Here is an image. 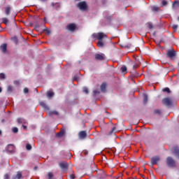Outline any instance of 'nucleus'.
I'll list each match as a JSON object with an SVG mask.
<instances>
[{
    "label": "nucleus",
    "instance_id": "8fccbe9b",
    "mask_svg": "<svg viewBox=\"0 0 179 179\" xmlns=\"http://www.w3.org/2000/svg\"><path fill=\"white\" fill-rule=\"evenodd\" d=\"M0 135H2V131L0 130Z\"/></svg>",
    "mask_w": 179,
    "mask_h": 179
},
{
    "label": "nucleus",
    "instance_id": "2eb2a0df",
    "mask_svg": "<svg viewBox=\"0 0 179 179\" xmlns=\"http://www.w3.org/2000/svg\"><path fill=\"white\" fill-rule=\"evenodd\" d=\"M177 8H179V1H174L172 6V8L177 9Z\"/></svg>",
    "mask_w": 179,
    "mask_h": 179
},
{
    "label": "nucleus",
    "instance_id": "9b49d317",
    "mask_svg": "<svg viewBox=\"0 0 179 179\" xmlns=\"http://www.w3.org/2000/svg\"><path fill=\"white\" fill-rule=\"evenodd\" d=\"M167 55L169 58H174V56L176 55V51H174V50H168Z\"/></svg>",
    "mask_w": 179,
    "mask_h": 179
},
{
    "label": "nucleus",
    "instance_id": "c756f323",
    "mask_svg": "<svg viewBox=\"0 0 179 179\" xmlns=\"http://www.w3.org/2000/svg\"><path fill=\"white\" fill-rule=\"evenodd\" d=\"M26 149L27 150H31V145L30 144H27Z\"/></svg>",
    "mask_w": 179,
    "mask_h": 179
},
{
    "label": "nucleus",
    "instance_id": "58836bf2",
    "mask_svg": "<svg viewBox=\"0 0 179 179\" xmlns=\"http://www.w3.org/2000/svg\"><path fill=\"white\" fill-rule=\"evenodd\" d=\"M4 178H5V179H9V175L8 174H6L4 176Z\"/></svg>",
    "mask_w": 179,
    "mask_h": 179
},
{
    "label": "nucleus",
    "instance_id": "6ab92c4d",
    "mask_svg": "<svg viewBox=\"0 0 179 179\" xmlns=\"http://www.w3.org/2000/svg\"><path fill=\"white\" fill-rule=\"evenodd\" d=\"M18 124H26V120L23 118H19L17 119Z\"/></svg>",
    "mask_w": 179,
    "mask_h": 179
},
{
    "label": "nucleus",
    "instance_id": "7c9ffc66",
    "mask_svg": "<svg viewBox=\"0 0 179 179\" xmlns=\"http://www.w3.org/2000/svg\"><path fill=\"white\" fill-rule=\"evenodd\" d=\"M163 92H166V93H170V89L169 87L164 88Z\"/></svg>",
    "mask_w": 179,
    "mask_h": 179
},
{
    "label": "nucleus",
    "instance_id": "37998d69",
    "mask_svg": "<svg viewBox=\"0 0 179 179\" xmlns=\"http://www.w3.org/2000/svg\"><path fill=\"white\" fill-rule=\"evenodd\" d=\"M149 29H153V25H152V24H149Z\"/></svg>",
    "mask_w": 179,
    "mask_h": 179
},
{
    "label": "nucleus",
    "instance_id": "5701e85b",
    "mask_svg": "<svg viewBox=\"0 0 179 179\" xmlns=\"http://www.w3.org/2000/svg\"><path fill=\"white\" fill-rule=\"evenodd\" d=\"M127 67L125 66H123L121 67L120 71L123 73H127Z\"/></svg>",
    "mask_w": 179,
    "mask_h": 179
},
{
    "label": "nucleus",
    "instance_id": "a211bd4d",
    "mask_svg": "<svg viewBox=\"0 0 179 179\" xmlns=\"http://www.w3.org/2000/svg\"><path fill=\"white\" fill-rule=\"evenodd\" d=\"M59 166L61 169H66V167H68V164H66V162H61Z\"/></svg>",
    "mask_w": 179,
    "mask_h": 179
},
{
    "label": "nucleus",
    "instance_id": "3c124183",
    "mask_svg": "<svg viewBox=\"0 0 179 179\" xmlns=\"http://www.w3.org/2000/svg\"><path fill=\"white\" fill-rule=\"evenodd\" d=\"M34 170H37V166H35V167H34Z\"/></svg>",
    "mask_w": 179,
    "mask_h": 179
},
{
    "label": "nucleus",
    "instance_id": "09e8293b",
    "mask_svg": "<svg viewBox=\"0 0 179 179\" xmlns=\"http://www.w3.org/2000/svg\"><path fill=\"white\" fill-rule=\"evenodd\" d=\"M2 92V88L0 87V93Z\"/></svg>",
    "mask_w": 179,
    "mask_h": 179
},
{
    "label": "nucleus",
    "instance_id": "de8ad7c7",
    "mask_svg": "<svg viewBox=\"0 0 179 179\" xmlns=\"http://www.w3.org/2000/svg\"><path fill=\"white\" fill-rule=\"evenodd\" d=\"M14 40L15 41H17V38L15 37V38H14Z\"/></svg>",
    "mask_w": 179,
    "mask_h": 179
},
{
    "label": "nucleus",
    "instance_id": "bb28decb",
    "mask_svg": "<svg viewBox=\"0 0 179 179\" xmlns=\"http://www.w3.org/2000/svg\"><path fill=\"white\" fill-rule=\"evenodd\" d=\"M12 131L14 134H17V132H19V129H17V127H13Z\"/></svg>",
    "mask_w": 179,
    "mask_h": 179
},
{
    "label": "nucleus",
    "instance_id": "e433bc0d",
    "mask_svg": "<svg viewBox=\"0 0 179 179\" xmlns=\"http://www.w3.org/2000/svg\"><path fill=\"white\" fill-rule=\"evenodd\" d=\"M155 114H159V115H160V114H161V113H160V110H155Z\"/></svg>",
    "mask_w": 179,
    "mask_h": 179
},
{
    "label": "nucleus",
    "instance_id": "20e7f679",
    "mask_svg": "<svg viewBox=\"0 0 179 179\" xmlns=\"http://www.w3.org/2000/svg\"><path fill=\"white\" fill-rule=\"evenodd\" d=\"M166 163L169 167H174L176 166V162L171 157H168L166 159Z\"/></svg>",
    "mask_w": 179,
    "mask_h": 179
},
{
    "label": "nucleus",
    "instance_id": "c85d7f7f",
    "mask_svg": "<svg viewBox=\"0 0 179 179\" xmlns=\"http://www.w3.org/2000/svg\"><path fill=\"white\" fill-rule=\"evenodd\" d=\"M9 20H8V18H3V23H5V24H8Z\"/></svg>",
    "mask_w": 179,
    "mask_h": 179
},
{
    "label": "nucleus",
    "instance_id": "6e6552de",
    "mask_svg": "<svg viewBox=\"0 0 179 179\" xmlns=\"http://www.w3.org/2000/svg\"><path fill=\"white\" fill-rule=\"evenodd\" d=\"M87 136V134L85 131H82L78 133V138L80 139H85Z\"/></svg>",
    "mask_w": 179,
    "mask_h": 179
},
{
    "label": "nucleus",
    "instance_id": "ea45409f",
    "mask_svg": "<svg viewBox=\"0 0 179 179\" xmlns=\"http://www.w3.org/2000/svg\"><path fill=\"white\" fill-rule=\"evenodd\" d=\"M47 34H50L51 31L49 29H45Z\"/></svg>",
    "mask_w": 179,
    "mask_h": 179
},
{
    "label": "nucleus",
    "instance_id": "c9c22d12",
    "mask_svg": "<svg viewBox=\"0 0 179 179\" xmlns=\"http://www.w3.org/2000/svg\"><path fill=\"white\" fill-rule=\"evenodd\" d=\"M162 5H163V6H166V5H167V1H162Z\"/></svg>",
    "mask_w": 179,
    "mask_h": 179
},
{
    "label": "nucleus",
    "instance_id": "1a4fd4ad",
    "mask_svg": "<svg viewBox=\"0 0 179 179\" xmlns=\"http://www.w3.org/2000/svg\"><path fill=\"white\" fill-rule=\"evenodd\" d=\"M159 162H160V157H153L152 158H151V163L152 164H157V163H159Z\"/></svg>",
    "mask_w": 179,
    "mask_h": 179
},
{
    "label": "nucleus",
    "instance_id": "aec40b11",
    "mask_svg": "<svg viewBox=\"0 0 179 179\" xmlns=\"http://www.w3.org/2000/svg\"><path fill=\"white\" fill-rule=\"evenodd\" d=\"M173 153L176 156H178L179 157V150L178 148H175L173 149Z\"/></svg>",
    "mask_w": 179,
    "mask_h": 179
},
{
    "label": "nucleus",
    "instance_id": "f03ea898",
    "mask_svg": "<svg viewBox=\"0 0 179 179\" xmlns=\"http://www.w3.org/2000/svg\"><path fill=\"white\" fill-rule=\"evenodd\" d=\"M162 103L164 104V106H166V107H170L173 104V101L171 99L167 97L164 99H162Z\"/></svg>",
    "mask_w": 179,
    "mask_h": 179
},
{
    "label": "nucleus",
    "instance_id": "72a5a7b5",
    "mask_svg": "<svg viewBox=\"0 0 179 179\" xmlns=\"http://www.w3.org/2000/svg\"><path fill=\"white\" fill-rule=\"evenodd\" d=\"M0 79H5V74L4 73H0Z\"/></svg>",
    "mask_w": 179,
    "mask_h": 179
},
{
    "label": "nucleus",
    "instance_id": "39448f33",
    "mask_svg": "<svg viewBox=\"0 0 179 179\" xmlns=\"http://www.w3.org/2000/svg\"><path fill=\"white\" fill-rule=\"evenodd\" d=\"M6 150L8 153H15V145L10 144L6 147Z\"/></svg>",
    "mask_w": 179,
    "mask_h": 179
},
{
    "label": "nucleus",
    "instance_id": "49530a36",
    "mask_svg": "<svg viewBox=\"0 0 179 179\" xmlns=\"http://www.w3.org/2000/svg\"><path fill=\"white\" fill-rule=\"evenodd\" d=\"M84 155H87V151H85Z\"/></svg>",
    "mask_w": 179,
    "mask_h": 179
},
{
    "label": "nucleus",
    "instance_id": "603ef678",
    "mask_svg": "<svg viewBox=\"0 0 179 179\" xmlns=\"http://www.w3.org/2000/svg\"><path fill=\"white\" fill-rule=\"evenodd\" d=\"M178 20L179 21V16L178 17Z\"/></svg>",
    "mask_w": 179,
    "mask_h": 179
},
{
    "label": "nucleus",
    "instance_id": "393cba45",
    "mask_svg": "<svg viewBox=\"0 0 179 179\" xmlns=\"http://www.w3.org/2000/svg\"><path fill=\"white\" fill-rule=\"evenodd\" d=\"M101 90L103 92H106V83H102L101 85Z\"/></svg>",
    "mask_w": 179,
    "mask_h": 179
},
{
    "label": "nucleus",
    "instance_id": "a878e982",
    "mask_svg": "<svg viewBox=\"0 0 179 179\" xmlns=\"http://www.w3.org/2000/svg\"><path fill=\"white\" fill-rule=\"evenodd\" d=\"M10 13V7L6 8V15H9Z\"/></svg>",
    "mask_w": 179,
    "mask_h": 179
},
{
    "label": "nucleus",
    "instance_id": "5fc2aeb1",
    "mask_svg": "<svg viewBox=\"0 0 179 179\" xmlns=\"http://www.w3.org/2000/svg\"><path fill=\"white\" fill-rule=\"evenodd\" d=\"M76 1H79V0H76Z\"/></svg>",
    "mask_w": 179,
    "mask_h": 179
},
{
    "label": "nucleus",
    "instance_id": "9d476101",
    "mask_svg": "<svg viewBox=\"0 0 179 179\" xmlns=\"http://www.w3.org/2000/svg\"><path fill=\"white\" fill-rule=\"evenodd\" d=\"M23 178V176L22 175V172L17 171L16 175H13L12 179H22Z\"/></svg>",
    "mask_w": 179,
    "mask_h": 179
},
{
    "label": "nucleus",
    "instance_id": "412c9836",
    "mask_svg": "<svg viewBox=\"0 0 179 179\" xmlns=\"http://www.w3.org/2000/svg\"><path fill=\"white\" fill-rule=\"evenodd\" d=\"M143 103L144 104H146L148 103V94H143Z\"/></svg>",
    "mask_w": 179,
    "mask_h": 179
},
{
    "label": "nucleus",
    "instance_id": "c03bdc74",
    "mask_svg": "<svg viewBox=\"0 0 179 179\" xmlns=\"http://www.w3.org/2000/svg\"><path fill=\"white\" fill-rule=\"evenodd\" d=\"M14 85H19V81H14Z\"/></svg>",
    "mask_w": 179,
    "mask_h": 179
},
{
    "label": "nucleus",
    "instance_id": "b1692460",
    "mask_svg": "<svg viewBox=\"0 0 179 179\" xmlns=\"http://www.w3.org/2000/svg\"><path fill=\"white\" fill-rule=\"evenodd\" d=\"M7 92H8V93H12V92H13V87L11 85H8Z\"/></svg>",
    "mask_w": 179,
    "mask_h": 179
},
{
    "label": "nucleus",
    "instance_id": "dca6fc26",
    "mask_svg": "<svg viewBox=\"0 0 179 179\" xmlns=\"http://www.w3.org/2000/svg\"><path fill=\"white\" fill-rule=\"evenodd\" d=\"M141 64V62H139L138 59L136 60V63L133 66V69H136L138 66Z\"/></svg>",
    "mask_w": 179,
    "mask_h": 179
},
{
    "label": "nucleus",
    "instance_id": "f3484780",
    "mask_svg": "<svg viewBox=\"0 0 179 179\" xmlns=\"http://www.w3.org/2000/svg\"><path fill=\"white\" fill-rule=\"evenodd\" d=\"M48 115H58V112L57 110H51L48 111Z\"/></svg>",
    "mask_w": 179,
    "mask_h": 179
},
{
    "label": "nucleus",
    "instance_id": "7ed1b4c3",
    "mask_svg": "<svg viewBox=\"0 0 179 179\" xmlns=\"http://www.w3.org/2000/svg\"><path fill=\"white\" fill-rule=\"evenodd\" d=\"M78 7L80 9V10H86V9H87V4L85 1H81L78 3Z\"/></svg>",
    "mask_w": 179,
    "mask_h": 179
},
{
    "label": "nucleus",
    "instance_id": "4468645a",
    "mask_svg": "<svg viewBox=\"0 0 179 179\" xmlns=\"http://www.w3.org/2000/svg\"><path fill=\"white\" fill-rule=\"evenodd\" d=\"M40 105L41 106V107H43L45 110H50V108L48 107V106H47L46 103H44L43 101L40 102Z\"/></svg>",
    "mask_w": 179,
    "mask_h": 179
},
{
    "label": "nucleus",
    "instance_id": "4be33fe9",
    "mask_svg": "<svg viewBox=\"0 0 179 179\" xmlns=\"http://www.w3.org/2000/svg\"><path fill=\"white\" fill-rule=\"evenodd\" d=\"M64 134H65V131L62 130L57 134V136H58V138H61L62 136H64Z\"/></svg>",
    "mask_w": 179,
    "mask_h": 179
},
{
    "label": "nucleus",
    "instance_id": "a18cd8bd",
    "mask_svg": "<svg viewBox=\"0 0 179 179\" xmlns=\"http://www.w3.org/2000/svg\"><path fill=\"white\" fill-rule=\"evenodd\" d=\"M24 129H26V128H27V127L24 126V125H22Z\"/></svg>",
    "mask_w": 179,
    "mask_h": 179
},
{
    "label": "nucleus",
    "instance_id": "ddd939ff",
    "mask_svg": "<svg viewBox=\"0 0 179 179\" xmlns=\"http://www.w3.org/2000/svg\"><path fill=\"white\" fill-rule=\"evenodd\" d=\"M54 94H55V93L52 91H48L47 92V97L48 99H51L52 97H53Z\"/></svg>",
    "mask_w": 179,
    "mask_h": 179
},
{
    "label": "nucleus",
    "instance_id": "cd10ccee",
    "mask_svg": "<svg viewBox=\"0 0 179 179\" xmlns=\"http://www.w3.org/2000/svg\"><path fill=\"white\" fill-rule=\"evenodd\" d=\"M48 179H51V178H52V177H54V174L51 172H49L48 173Z\"/></svg>",
    "mask_w": 179,
    "mask_h": 179
},
{
    "label": "nucleus",
    "instance_id": "f257e3e1",
    "mask_svg": "<svg viewBox=\"0 0 179 179\" xmlns=\"http://www.w3.org/2000/svg\"><path fill=\"white\" fill-rule=\"evenodd\" d=\"M92 37H94V38H97L99 40L97 43L98 47H101V48L104 47V43H103V38H107V35H106V34L103 32L93 34Z\"/></svg>",
    "mask_w": 179,
    "mask_h": 179
},
{
    "label": "nucleus",
    "instance_id": "4c0bfd02",
    "mask_svg": "<svg viewBox=\"0 0 179 179\" xmlns=\"http://www.w3.org/2000/svg\"><path fill=\"white\" fill-rule=\"evenodd\" d=\"M70 178L71 179H75V175L74 174L70 175Z\"/></svg>",
    "mask_w": 179,
    "mask_h": 179
},
{
    "label": "nucleus",
    "instance_id": "a19ab883",
    "mask_svg": "<svg viewBox=\"0 0 179 179\" xmlns=\"http://www.w3.org/2000/svg\"><path fill=\"white\" fill-rule=\"evenodd\" d=\"M115 131V127H113L110 134H113V132H114Z\"/></svg>",
    "mask_w": 179,
    "mask_h": 179
},
{
    "label": "nucleus",
    "instance_id": "864d4df0",
    "mask_svg": "<svg viewBox=\"0 0 179 179\" xmlns=\"http://www.w3.org/2000/svg\"><path fill=\"white\" fill-rule=\"evenodd\" d=\"M41 1H45V0H41Z\"/></svg>",
    "mask_w": 179,
    "mask_h": 179
},
{
    "label": "nucleus",
    "instance_id": "2f4dec72",
    "mask_svg": "<svg viewBox=\"0 0 179 179\" xmlns=\"http://www.w3.org/2000/svg\"><path fill=\"white\" fill-rule=\"evenodd\" d=\"M83 92L86 93V94H87L89 93V90L87 89V87H85L83 88Z\"/></svg>",
    "mask_w": 179,
    "mask_h": 179
},
{
    "label": "nucleus",
    "instance_id": "f704fd0d",
    "mask_svg": "<svg viewBox=\"0 0 179 179\" xmlns=\"http://www.w3.org/2000/svg\"><path fill=\"white\" fill-rule=\"evenodd\" d=\"M24 93H29V89L27 87L24 88Z\"/></svg>",
    "mask_w": 179,
    "mask_h": 179
},
{
    "label": "nucleus",
    "instance_id": "f8f14e48",
    "mask_svg": "<svg viewBox=\"0 0 179 179\" xmlns=\"http://www.w3.org/2000/svg\"><path fill=\"white\" fill-rule=\"evenodd\" d=\"M6 48H7L6 43H3L0 46V50L1 52H3V54H5V52H6Z\"/></svg>",
    "mask_w": 179,
    "mask_h": 179
},
{
    "label": "nucleus",
    "instance_id": "0eeeda50",
    "mask_svg": "<svg viewBox=\"0 0 179 179\" xmlns=\"http://www.w3.org/2000/svg\"><path fill=\"white\" fill-rule=\"evenodd\" d=\"M106 58L104 54H96L95 59H98V61H103Z\"/></svg>",
    "mask_w": 179,
    "mask_h": 179
},
{
    "label": "nucleus",
    "instance_id": "79ce46f5",
    "mask_svg": "<svg viewBox=\"0 0 179 179\" xmlns=\"http://www.w3.org/2000/svg\"><path fill=\"white\" fill-rule=\"evenodd\" d=\"M99 93V91L97 90H94V94H98Z\"/></svg>",
    "mask_w": 179,
    "mask_h": 179
},
{
    "label": "nucleus",
    "instance_id": "473e14b6",
    "mask_svg": "<svg viewBox=\"0 0 179 179\" xmlns=\"http://www.w3.org/2000/svg\"><path fill=\"white\" fill-rule=\"evenodd\" d=\"M172 27H173V30H177V29H178V25L173 24Z\"/></svg>",
    "mask_w": 179,
    "mask_h": 179
},
{
    "label": "nucleus",
    "instance_id": "423d86ee",
    "mask_svg": "<svg viewBox=\"0 0 179 179\" xmlns=\"http://www.w3.org/2000/svg\"><path fill=\"white\" fill-rule=\"evenodd\" d=\"M67 30H69V31H75L76 29V24H69L67 27H66Z\"/></svg>",
    "mask_w": 179,
    "mask_h": 179
}]
</instances>
